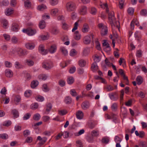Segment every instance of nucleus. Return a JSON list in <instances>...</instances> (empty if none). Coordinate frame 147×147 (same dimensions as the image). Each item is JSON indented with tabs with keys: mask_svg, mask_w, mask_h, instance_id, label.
<instances>
[{
	"mask_svg": "<svg viewBox=\"0 0 147 147\" xmlns=\"http://www.w3.org/2000/svg\"><path fill=\"white\" fill-rule=\"evenodd\" d=\"M108 18L110 22L111 25L112 29L116 26L119 29L118 26L117 25V22L116 21V18L114 16V13L113 11H111L108 13Z\"/></svg>",
	"mask_w": 147,
	"mask_h": 147,
	"instance_id": "f257e3e1",
	"label": "nucleus"
},
{
	"mask_svg": "<svg viewBox=\"0 0 147 147\" xmlns=\"http://www.w3.org/2000/svg\"><path fill=\"white\" fill-rule=\"evenodd\" d=\"M67 11L69 12L74 11L75 8V5L74 3L70 2L68 3L66 5Z\"/></svg>",
	"mask_w": 147,
	"mask_h": 147,
	"instance_id": "f03ea898",
	"label": "nucleus"
},
{
	"mask_svg": "<svg viewBox=\"0 0 147 147\" xmlns=\"http://www.w3.org/2000/svg\"><path fill=\"white\" fill-rule=\"evenodd\" d=\"M22 31L24 33H26L29 36L33 35L36 32L35 29H33L30 28H28L27 29H24Z\"/></svg>",
	"mask_w": 147,
	"mask_h": 147,
	"instance_id": "7ed1b4c3",
	"label": "nucleus"
},
{
	"mask_svg": "<svg viewBox=\"0 0 147 147\" xmlns=\"http://www.w3.org/2000/svg\"><path fill=\"white\" fill-rule=\"evenodd\" d=\"M53 67L52 62L50 61H45L42 63V67L46 69H50Z\"/></svg>",
	"mask_w": 147,
	"mask_h": 147,
	"instance_id": "20e7f679",
	"label": "nucleus"
},
{
	"mask_svg": "<svg viewBox=\"0 0 147 147\" xmlns=\"http://www.w3.org/2000/svg\"><path fill=\"white\" fill-rule=\"evenodd\" d=\"M12 99L16 105H18L21 100V97L19 95H13L12 96Z\"/></svg>",
	"mask_w": 147,
	"mask_h": 147,
	"instance_id": "39448f33",
	"label": "nucleus"
},
{
	"mask_svg": "<svg viewBox=\"0 0 147 147\" xmlns=\"http://www.w3.org/2000/svg\"><path fill=\"white\" fill-rule=\"evenodd\" d=\"M109 96L111 100L114 101L117 100L119 98V95L116 92L109 94Z\"/></svg>",
	"mask_w": 147,
	"mask_h": 147,
	"instance_id": "423d86ee",
	"label": "nucleus"
},
{
	"mask_svg": "<svg viewBox=\"0 0 147 147\" xmlns=\"http://www.w3.org/2000/svg\"><path fill=\"white\" fill-rule=\"evenodd\" d=\"M38 50L43 55H46L48 53L47 50H45L44 46L43 45H39Z\"/></svg>",
	"mask_w": 147,
	"mask_h": 147,
	"instance_id": "0eeeda50",
	"label": "nucleus"
},
{
	"mask_svg": "<svg viewBox=\"0 0 147 147\" xmlns=\"http://www.w3.org/2000/svg\"><path fill=\"white\" fill-rule=\"evenodd\" d=\"M102 45L104 46H106L104 48V50L105 51L107 52L110 51L111 48L109 46V45L106 42V40H104Z\"/></svg>",
	"mask_w": 147,
	"mask_h": 147,
	"instance_id": "6e6552de",
	"label": "nucleus"
},
{
	"mask_svg": "<svg viewBox=\"0 0 147 147\" xmlns=\"http://www.w3.org/2000/svg\"><path fill=\"white\" fill-rule=\"evenodd\" d=\"M11 114L13 115L14 118H17L19 116V112L16 109H13L11 110Z\"/></svg>",
	"mask_w": 147,
	"mask_h": 147,
	"instance_id": "1a4fd4ad",
	"label": "nucleus"
},
{
	"mask_svg": "<svg viewBox=\"0 0 147 147\" xmlns=\"http://www.w3.org/2000/svg\"><path fill=\"white\" fill-rule=\"evenodd\" d=\"M108 32V29L106 26H104L103 28L101 30L100 33L102 36H104L106 35Z\"/></svg>",
	"mask_w": 147,
	"mask_h": 147,
	"instance_id": "9d476101",
	"label": "nucleus"
},
{
	"mask_svg": "<svg viewBox=\"0 0 147 147\" xmlns=\"http://www.w3.org/2000/svg\"><path fill=\"white\" fill-rule=\"evenodd\" d=\"M87 12V7L85 6H83L81 7L80 9V13L82 15H86Z\"/></svg>",
	"mask_w": 147,
	"mask_h": 147,
	"instance_id": "9b49d317",
	"label": "nucleus"
},
{
	"mask_svg": "<svg viewBox=\"0 0 147 147\" xmlns=\"http://www.w3.org/2000/svg\"><path fill=\"white\" fill-rule=\"evenodd\" d=\"M76 115L77 119H80L83 118L84 114L82 111H78L76 112Z\"/></svg>",
	"mask_w": 147,
	"mask_h": 147,
	"instance_id": "f8f14e48",
	"label": "nucleus"
},
{
	"mask_svg": "<svg viewBox=\"0 0 147 147\" xmlns=\"http://www.w3.org/2000/svg\"><path fill=\"white\" fill-rule=\"evenodd\" d=\"M18 51V55L21 57L22 56H24L26 54V52L25 51L23 50L22 49L19 48Z\"/></svg>",
	"mask_w": 147,
	"mask_h": 147,
	"instance_id": "ddd939ff",
	"label": "nucleus"
},
{
	"mask_svg": "<svg viewBox=\"0 0 147 147\" xmlns=\"http://www.w3.org/2000/svg\"><path fill=\"white\" fill-rule=\"evenodd\" d=\"M91 42V38L90 36H86L84 38L83 42L85 44H88L90 43Z\"/></svg>",
	"mask_w": 147,
	"mask_h": 147,
	"instance_id": "4468645a",
	"label": "nucleus"
},
{
	"mask_svg": "<svg viewBox=\"0 0 147 147\" xmlns=\"http://www.w3.org/2000/svg\"><path fill=\"white\" fill-rule=\"evenodd\" d=\"M32 5L30 0H26L24 2V5L26 8H29L31 7Z\"/></svg>",
	"mask_w": 147,
	"mask_h": 147,
	"instance_id": "2eb2a0df",
	"label": "nucleus"
},
{
	"mask_svg": "<svg viewBox=\"0 0 147 147\" xmlns=\"http://www.w3.org/2000/svg\"><path fill=\"white\" fill-rule=\"evenodd\" d=\"M89 103L87 101L84 102L81 105V107L84 109L86 110L87 109L89 108Z\"/></svg>",
	"mask_w": 147,
	"mask_h": 147,
	"instance_id": "dca6fc26",
	"label": "nucleus"
},
{
	"mask_svg": "<svg viewBox=\"0 0 147 147\" xmlns=\"http://www.w3.org/2000/svg\"><path fill=\"white\" fill-rule=\"evenodd\" d=\"M26 47L28 49H34L35 45L33 43H27L25 45Z\"/></svg>",
	"mask_w": 147,
	"mask_h": 147,
	"instance_id": "f3484780",
	"label": "nucleus"
},
{
	"mask_svg": "<svg viewBox=\"0 0 147 147\" xmlns=\"http://www.w3.org/2000/svg\"><path fill=\"white\" fill-rule=\"evenodd\" d=\"M81 35L78 31H76L74 33V38L77 40H79L81 38Z\"/></svg>",
	"mask_w": 147,
	"mask_h": 147,
	"instance_id": "a211bd4d",
	"label": "nucleus"
},
{
	"mask_svg": "<svg viewBox=\"0 0 147 147\" xmlns=\"http://www.w3.org/2000/svg\"><path fill=\"white\" fill-rule=\"evenodd\" d=\"M56 46L54 45H51L49 49V51L51 53H54L56 51Z\"/></svg>",
	"mask_w": 147,
	"mask_h": 147,
	"instance_id": "6ab92c4d",
	"label": "nucleus"
},
{
	"mask_svg": "<svg viewBox=\"0 0 147 147\" xmlns=\"http://www.w3.org/2000/svg\"><path fill=\"white\" fill-rule=\"evenodd\" d=\"M60 51L64 55H67L68 54L67 49L64 47H61L60 49Z\"/></svg>",
	"mask_w": 147,
	"mask_h": 147,
	"instance_id": "aec40b11",
	"label": "nucleus"
},
{
	"mask_svg": "<svg viewBox=\"0 0 147 147\" xmlns=\"http://www.w3.org/2000/svg\"><path fill=\"white\" fill-rule=\"evenodd\" d=\"M26 64L28 66H31L34 65V61L30 59H27L25 60Z\"/></svg>",
	"mask_w": 147,
	"mask_h": 147,
	"instance_id": "412c9836",
	"label": "nucleus"
},
{
	"mask_svg": "<svg viewBox=\"0 0 147 147\" xmlns=\"http://www.w3.org/2000/svg\"><path fill=\"white\" fill-rule=\"evenodd\" d=\"M89 28V27L88 24L85 23L83 25V27L82 29V31L84 33L87 32L88 31Z\"/></svg>",
	"mask_w": 147,
	"mask_h": 147,
	"instance_id": "4be33fe9",
	"label": "nucleus"
},
{
	"mask_svg": "<svg viewBox=\"0 0 147 147\" xmlns=\"http://www.w3.org/2000/svg\"><path fill=\"white\" fill-rule=\"evenodd\" d=\"M91 69L92 71H96L98 69V66L97 65L96 63H93L92 65Z\"/></svg>",
	"mask_w": 147,
	"mask_h": 147,
	"instance_id": "5701e85b",
	"label": "nucleus"
},
{
	"mask_svg": "<svg viewBox=\"0 0 147 147\" xmlns=\"http://www.w3.org/2000/svg\"><path fill=\"white\" fill-rule=\"evenodd\" d=\"M46 26V23L44 20L41 21L39 24V26L41 29H43L45 28Z\"/></svg>",
	"mask_w": 147,
	"mask_h": 147,
	"instance_id": "b1692460",
	"label": "nucleus"
},
{
	"mask_svg": "<svg viewBox=\"0 0 147 147\" xmlns=\"http://www.w3.org/2000/svg\"><path fill=\"white\" fill-rule=\"evenodd\" d=\"M38 84V82L37 80L32 81L31 84V87L32 88H34L37 86Z\"/></svg>",
	"mask_w": 147,
	"mask_h": 147,
	"instance_id": "393cba45",
	"label": "nucleus"
},
{
	"mask_svg": "<svg viewBox=\"0 0 147 147\" xmlns=\"http://www.w3.org/2000/svg\"><path fill=\"white\" fill-rule=\"evenodd\" d=\"M18 25L17 24L13 23L12 24L11 30L13 31L17 32L18 31Z\"/></svg>",
	"mask_w": 147,
	"mask_h": 147,
	"instance_id": "a878e982",
	"label": "nucleus"
},
{
	"mask_svg": "<svg viewBox=\"0 0 147 147\" xmlns=\"http://www.w3.org/2000/svg\"><path fill=\"white\" fill-rule=\"evenodd\" d=\"M78 64L80 67H84L86 64V61L84 59H81L79 61Z\"/></svg>",
	"mask_w": 147,
	"mask_h": 147,
	"instance_id": "bb28decb",
	"label": "nucleus"
},
{
	"mask_svg": "<svg viewBox=\"0 0 147 147\" xmlns=\"http://www.w3.org/2000/svg\"><path fill=\"white\" fill-rule=\"evenodd\" d=\"M72 101L71 97L69 96H66L64 100L65 102L67 104H70Z\"/></svg>",
	"mask_w": 147,
	"mask_h": 147,
	"instance_id": "cd10ccee",
	"label": "nucleus"
},
{
	"mask_svg": "<svg viewBox=\"0 0 147 147\" xmlns=\"http://www.w3.org/2000/svg\"><path fill=\"white\" fill-rule=\"evenodd\" d=\"M137 83L138 85L141 84L142 82L143 79L140 76H138L136 79Z\"/></svg>",
	"mask_w": 147,
	"mask_h": 147,
	"instance_id": "c85d7f7f",
	"label": "nucleus"
},
{
	"mask_svg": "<svg viewBox=\"0 0 147 147\" xmlns=\"http://www.w3.org/2000/svg\"><path fill=\"white\" fill-rule=\"evenodd\" d=\"M52 108V105L50 103L48 104L47 105V108L45 113L48 114Z\"/></svg>",
	"mask_w": 147,
	"mask_h": 147,
	"instance_id": "c756f323",
	"label": "nucleus"
},
{
	"mask_svg": "<svg viewBox=\"0 0 147 147\" xmlns=\"http://www.w3.org/2000/svg\"><path fill=\"white\" fill-rule=\"evenodd\" d=\"M140 15L144 16H147V10L146 9H142L140 12Z\"/></svg>",
	"mask_w": 147,
	"mask_h": 147,
	"instance_id": "7c9ffc66",
	"label": "nucleus"
},
{
	"mask_svg": "<svg viewBox=\"0 0 147 147\" xmlns=\"http://www.w3.org/2000/svg\"><path fill=\"white\" fill-rule=\"evenodd\" d=\"M46 9H47V7L44 4L38 5L37 7L38 9L40 11H43Z\"/></svg>",
	"mask_w": 147,
	"mask_h": 147,
	"instance_id": "2f4dec72",
	"label": "nucleus"
},
{
	"mask_svg": "<svg viewBox=\"0 0 147 147\" xmlns=\"http://www.w3.org/2000/svg\"><path fill=\"white\" fill-rule=\"evenodd\" d=\"M111 109L112 111H115L117 109V104L116 103H113L111 106Z\"/></svg>",
	"mask_w": 147,
	"mask_h": 147,
	"instance_id": "473e14b6",
	"label": "nucleus"
},
{
	"mask_svg": "<svg viewBox=\"0 0 147 147\" xmlns=\"http://www.w3.org/2000/svg\"><path fill=\"white\" fill-rule=\"evenodd\" d=\"M2 23L3 24V28H6L8 24V22L7 20L5 19H3Z\"/></svg>",
	"mask_w": 147,
	"mask_h": 147,
	"instance_id": "72a5a7b5",
	"label": "nucleus"
},
{
	"mask_svg": "<svg viewBox=\"0 0 147 147\" xmlns=\"http://www.w3.org/2000/svg\"><path fill=\"white\" fill-rule=\"evenodd\" d=\"M59 9L57 8L53 9L51 11V14L53 16H55L59 12Z\"/></svg>",
	"mask_w": 147,
	"mask_h": 147,
	"instance_id": "f704fd0d",
	"label": "nucleus"
},
{
	"mask_svg": "<svg viewBox=\"0 0 147 147\" xmlns=\"http://www.w3.org/2000/svg\"><path fill=\"white\" fill-rule=\"evenodd\" d=\"M97 12L96 9L94 7H91L90 11V13L92 15H95Z\"/></svg>",
	"mask_w": 147,
	"mask_h": 147,
	"instance_id": "c9c22d12",
	"label": "nucleus"
},
{
	"mask_svg": "<svg viewBox=\"0 0 147 147\" xmlns=\"http://www.w3.org/2000/svg\"><path fill=\"white\" fill-rule=\"evenodd\" d=\"M74 79L73 77L71 76L68 78L67 82L69 84H71L74 83Z\"/></svg>",
	"mask_w": 147,
	"mask_h": 147,
	"instance_id": "e433bc0d",
	"label": "nucleus"
},
{
	"mask_svg": "<svg viewBox=\"0 0 147 147\" xmlns=\"http://www.w3.org/2000/svg\"><path fill=\"white\" fill-rule=\"evenodd\" d=\"M77 54L76 51L74 49H72L70 51L69 55L71 56H74Z\"/></svg>",
	"mask_w": 147,
	"mask_h": 147,
	"instance_id": "4c0bfd02",
	"label": "nucleus"
},
{
	"mask_svg": "<svg viewBox=\"0 0 147 147\" xmlns=\"http://www.w3.org/2000/svg\"><path fill=\"white\" fill-rule=\"evenodd\" d=\"M90 52V49L88 48H86L84 49L83 52V55L86 56Z\"/></svg>",
	"mask_w": 147,
	"mask_h": 147,
	"instance_id": "58836bf2",
	"label": "nucleus"
},
{
	"mask_svg": "<svg viewBox=\"0 0 147 147\" xmlns=\"http://www.w3.org/2000/svg\"><path fill=\"white\" fill-rule=\"evenodd\" d=\"M38 106V103H34L32 104L30 106L31 109H33L35 110L37 109Z\"/></svg>",
	"mask_w": 147,
	"mask_h": 147,
	"instance_id": "ea45409f",
	"label": "nucleus"
},
{
	"mask_svg": "<svg viewBox=\"0 0 147 147\" xmlns=\"http://www.w3.org/2000/svg\"><path fill=\"white\" fill-rule=\"evenodd\" d=\"M70 94L73 96H77L78 94L74 89H72L70 90Z\"/></svg>",
	"mask_w": 147,
	"mask_h": 147,
	"instance_id": "a19ab883",
	"label": "nucleus"
},
{
	"mask_svg": "<svg viewBox=\"0 0 147 147\" xmlns=\"http://www.w3.org/2000/svg\"><path fill=\"white\" fill-rule=\"evenodd\" d=\"M32 94V91L30 90H28L26 91L24 93L25 96L27 97H28L31 96Z\"/></svg>",
	"mask_w": 147,
	"mask_h": 147,
	"instance_id": "79ce46f5",
	"label": "nucleus"
},
{
	"mask_svg": "<svg viewBox=\"0 0 147 147\" xmlns=\"http://www.w3.org/2000/svg\"><path fill=\"white\" fill-rule=\"evenodd\" d=\"M95 43L96 45V49L98 50H100L101 49L100 46V45L98 39H96L95 41Z\"/></svg>",
	"mask_w": 147,
	"mask_h": 147,
	"instance_id": "37998d69",
	"label": "nucleus"
},
{
	"mask_svg": "<svg viewBox=\"0 0 147 147\" xmlns=\"http://www.w3.org/2000/svg\"><path fill=\"white\" fill-rule=\"evenodd\" d=\"M35 98L37 101L40 102H42L44 100V98L42 96L40 95L36 96Z\"/></svg>",
	"mask_w": 147,
	"mask_h": 147,
	"instance_id": "c03bdc74",
	"label": "nucleus"
},
{
	"mask_svg": "<svg viewBox=\"0 0 147 147\" xmlns=\"http://www.w3.org/2000/svg\"><path fill=\"white\" fill-rule=\"evenodd\" d=\"M59 30L56 27L53 28L51 31V32L52 34H57L58 33Z\"/></svg>",
	"mask_w": 147,
	"mask_h": 147,
	"instance_id": "a18cd8bd",
	"label": "nucleus"
},
{
	"mask_svg": "<svg viewBox=\"0 0 147 147\" xmlns=\"http://www.w3.org/2000/svg\"><path fill=\"white\" fill-rule=\"evenodd\" d=\"M40 115L38 113H36L34 115L33 119L36 121H38L40 119Z\"/></svg>",
	"mask_w": 147,
	"mask_h": 147,
	"instance_id": "49530a36",
	"label": "nucleus"
},
{
	"mask_svg": "<svg viewBox=\"0 0 147 147\" xmlns=\"http://www.w3.org/2000/svg\"><path fill=\"white\" fill-rule=\"evenodd\" d=\"M47 140V138L46 137H43L42 138V139L39 142L38 144L40 146L43 144Z\"/></svg>",
	"mask_w": 147,
	"mask_h": 147,
	"instance_id": "de8ad7c7",
	"label": "nucleus"
},
{
	"mask_svg": "<svg viewBox=\"0 0 147 147\" xmlns=\"http://www.w3.org/2000/svg\"><path fill=\"white\" fill-rule=\"evenodd\" d=\"M0 138L3 139H7L8 138V136L6 134H0Z\"/></svg>",
	"mask_w": 147,
	"mask_h": 147,
	"instance_id": "09e8293b",
	"label": "nucleus"
},
{
	"mask_svg": "<svg viewBox=\"0 0 147 147\" xmlns=\"http://www.w3.org/2000/svg\"><path fill=\"white\" fill-rule=\"evenodd\" d=\"M109 138L106 137L103 138L102 140V143L105 144H107L109 142Z\"/></svg>",
	"mask_w": 147,
	"mask_h": 147,
	"instance_id": "8fccbe9b",
	"label": "nucleus"
},
{
	"mask_svg": "<svg viewBox=\"0 0 147 147\" xmlns=\"http://www.w3.org/2000/svg\"><path fill=\"white\" fill-rule=\"evenodd\" d=\"M47 76L45 74L40 75L38 76V78L40 79L45 80L47 78Z\"/></svg>",
	"mask_w": 147,
	"mask_h": 147,
	"instance_id": "3c124183",
	"label": "nucleus"
},
{
	"mask_svg": "<svg viewBox=\"0 0 147 147\" xmlns=\"http://www.w3.org/2000/svg\"><path fill=\"white\" fill-rule=\"evenodd\" d=\"M58 2V0H50V3L52 5H55L57 4Z\"/></svg>",
	"mask_w": 147,
	"mask_h": 147,
	"instance_id": "603ef678",
	"label": "nucleus"
},
{
	"mask_svg": "<svg viewBox=\"0 0 147 147\" xmlns=\"http://www.w3.org/2000/svg\"><path fill=\"white\" fill-rule=\"evenodd\" d=\"M127 12L128 14L132 15L134 12V9L132 7L129 8L127 9Z\"/></svg>",
	"mask_w": 147,
	"mask_h": 147,
	"instance_id": "864d4df0",
	"label": "nucleus"
},
{
	"mask_svg": "<svg viewBox=\"0 0 147 147\" xmlns=\"http://www.w3.org/2000/svg\"><path fill=\"white\" fill-rule=\"evenodd\" d=\"M31 114L29 113L26 114L24 116L23 119L24 120H26L28 119L31 116Z\"/></svg>",
	"mask_w": 147,
	"mask_h": 147,
	"instance_id": "5fc2aeb1",
	"label": "nucleus"
},
{
	"mask_svg": "<svg viewBox=\"0 0 147 147\" xmlns=\"http://www.w3.org/2000/svg\"><path fill=\"white\" fill-rule=\"evenodd\" d=\"M78 22L79 20L77 22H76L74 24V26L72 30V32H74L76 30H77L78 29Z\"/></svg>",
	"mask_w": 147,
	"mask_h": 147,
	"instance_id": "6e6d98bb",
	"label": "nucleus"
},
{
	"mask_svg": "<svg viewBox=\"0 0 147 147\" xmlns=\"http://www.w3.org/2000/svg\"><path fill=\"white\" fill-rule=\"evenodd\" d=\"M67 113V111L66 110H63L59 111V113L61 115H63Z\"/></svg>",
	"mask_w": 147,
	"mask_h": 147,
	"instance_id": "4d7b16f0",
	"label": "nucleus"
},
{
	"mask_svg": "<svg viewBox=\"0 0 147 147\" xmlns=\"http://www.w3.org/2000/svg\"><path fill=\"white\" fill-rule=\"evenodd\" d=\"M124 0H121L119 2V7L120 9L123 8L124 4Z\"/></svg>",
	"mask_w": 147,
	"mask_h": 147,
	"instance_id": "13d9d810",
	"label": "nucleus"
},
{
	"mask_svg": "<svg viewBox=\"0 0 147 147\" xmlns=\"http://www.w3.org/2000/svg\"><path fill=\"white\" fill-rule=\"evenodd\" d=\"M115 141L116 143H120L122 141V139L118 136H116L115 138Z\"/></svg>",
	"mask_w": 147,
	"mask_h": 147,
	"instance_id": "bf43d9fd",
	"label": "nucleus"
},
{
	"mask_svg": "<svg viewBox=\"0 0 147 147\" xmlns=\"http://www.w3.org/2000/svg\"><path fill=\"white\" fill-rule=\"evenodd\" d=\"M11 42L13 44L16 43L18 41L17 38L15 36H13L11 39Z\"/></svg>",
	"mask_w": 147,
	"mask_h": 147,
	"instance_id": "052dcab7",
	"label": "nucleus"
},
{
	"mask_svg": "<svg viewBox=\"0 0 147 147\" xmlns=\"http://www.w3.org/2000/svg\"><path fill=\"white\" fill-rule=\"evenodd\" d=\"M19 48H14L11 49V53L12 54H14L18 52Z\"/></svg>",
	"mask_w": 147,
	"mask_h": 147,
	"instance_id": "680f3d73",
	"label": "nucleus"
},
{
	"mask_svg": "<svg viewBox=\"0 0 147 147\" xmlns=\"http://www.w3.org/2000/svg\"><path fill=\"white\" fill-rule=\"evenodd\" d=\"M40 39L42 40H46L48 39V38L45 35H40L39 37Z\"/></svg>",
	"mask_w": 147,
	"mask_h": 147,
	"instance_id": "e2e57ef3",
	"label": "nucleus"
},
{
	"mask_svg": "<svg viewBox=\"0 0 147 147\" xmlns=\"http://www.w3.org/2000/svg\"><path fill=\"white\" fill-rule=\"evenodd\" d=\"M76 143L77 144L76 146L77 147H83L82 143L80 140H78L76 141Z\"/></svg>",
	"mask_w": 147,
	"mask_h": 147,
	"instance_id": "0e129e2a",
	"label": "nucleus"
},
{
	"mask_svg": "<svg viewBox=\"0 0 147 147\" xmlns=\"http://www.w3.org/2000/svg\"><path fill=\"white\" fill-rule=\"evenodd\" d=\"M123 77V80L125 81V84L127 85H128L129 84V81L127 76H126L125 74L122 76Z\"/></svg>",
	"mask_w": 147,
	"mask_h": 147,
	"instance_id": "69168bd1",
	"label": "nucleus"
},
{
	"mask_svg": "<svg viewBox=\"0 0 147 147\" xmlns=\"http://www.w3.org/2000/svg\"><path fill=\"white\" fill-rule=\"evenodd\" d=\"M91 134L93 136H97L99 135L98 131L93 130L92 131Z\"/></svg>",
	"mask_w": 147,
	"mask_h": 147,
	"instance_id": "338daca9",
	"label": "nucleus"
},
{
	"mask_svg": "<svg viewBox=\"0 0 147 147\" xmlns=\"http://www.w3.org/2000/svg\"><path fill=\"white\" fill-rule=\"evenodd\" d=\"M59 84L61 87L64 86L65 85V81L63 80H60L59 82Z\"/></svg>",
	"mask_w": 147,
	"mask_h": 147,
	"instance_id": "774afa93",
	"label": "nucleus"
}]
</instances>
